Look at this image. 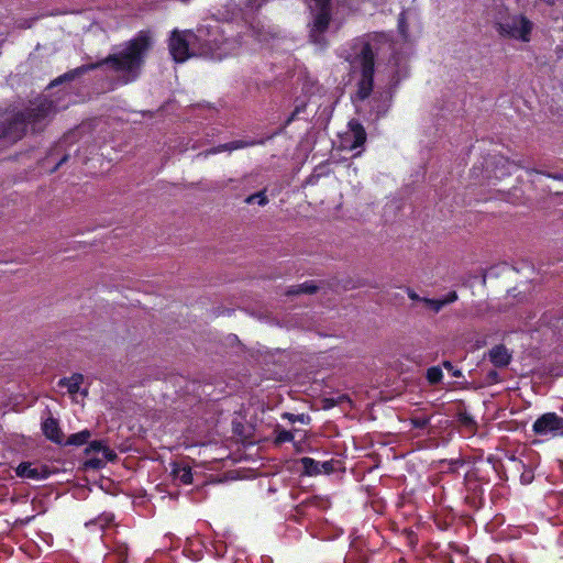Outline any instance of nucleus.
<instances>
[{
  "instance_id": "423d86ee",
  "label": "nucleus",
  "mask_w": 563,
  "mask_h": 563,
  "mask_svg": "<svg viewBox=\"0 0 563 563\" xmlns=\"http://www.w3.org/2000/svg\"><path fill=\"white\" fill-rule=\"evenodd\" d=\"M532 431L539 435L563 434V418L555 412H545L534 420Z\"/></svg>"
},
{
  "instance_id": "a211bd4d",
  "label": "nucleus",
  "mask_w": 563,
  "mask_h": 563,
  "mask_svg": "<svg viewBox=\"0 0 563 563\" xmlns=\"http://www.w3.org/2000/svg\"><path fill=\"white\" fill-rule=\"evenodd\" d=\"M318 289L319 287L313 280H307L300 285L288 288L286 294L288 296H295L300 294H314Z\"/></svg>"
},
{
  "instance_id": "de8ad7c7",
  "label": "nucleus",
  "mask_w": 563,
  "mask_h": 563,
  "mask_svg": "<svg viewBox=\"0 0 563 563\" xmlns=\"http://www.w3.org/2000/svg\"><path fill=\"white\" fill-rule=\"evenodd\" d=\"M462 421H464V422L471 421V418H467V417H466V418H465V419H463Z\"/></svg>"
},
{
  "instance_id": "aec40b11",
  "label": "nucleus",
  "mask_w": 563,
  "mask_h": 563,
  "mask_svg": "<svg viewBox=\"0 0 563 563\" xmlns=\"http://www.w3.org/2000/svg\"><path fill=\"white\" fill-rule=\"evenodd\" d=\"M265 141H266L265 139H260V140L245 139V140H234V141H230L228 143H229L230 152H233V151H236L240 148H249V147H253L256 145H264Z\"/></svg>"
},
{
  "instance_id": "20e7f679",
  "label": "nucleus",
  "mask_w": 563,
  "mask_h": 563,
  "mask_svg": "<svg viewBox=\"0 0 563 563\" xmlns=\"http://www.w3.org/2000/svg\"><path fill=\"white\" fill-rule=\"evenodd\" d=\"M495 27L501 37L520 40L523 43H528L531 40L533 24L526 15L517 14L509 16L505 21H496Z\"/></svg>"
},
{
  "instance_id": "a18cd8bd",
  "label": "nucleus",
  "mask_w": 563,
  "mask_h": 563,
  "mask_svg": "<svg viewBox=\"0 0 563 563\" xmlns=\"http://www.w3.org/2000/svg\"><path fill=\"white\" fill-rule=\"evenodd\" d=\"M548 177H551V178H553V179H560V178H561V176L551 175V174H549V175H548Z\"/></svg>"
},
{
  "instance_id": "4be33fe9",
  "label": "nucleus",
  "mask_w": 563,
  "mask_h": 563,
  "mask_svg": "<svg viewBox=\"0 0 563 563\" xmlns=\"http://www.w3.org/2000/svg\"><path fill=\"white\" fill-rule=\"evenodd\" d=\"M114 520V515L112 512H102L98 518L91 520L87 526H99L101 529H104L112 525Z\"/></svg>"
},
{
  "instance_id": "412c9836",
  "label": "nucleus",
  "mask_w": 563,
  "mask_h": 563,
  "mask_svg": "<svg viewBox=\"0 0 563 563\" xmlns=\"http://www.w3.org/2000/svg\"><path fill=\"white\" fill-rule=\"evenodd\" d=\"M59 384L67 387L68 393L76 394L79 391L80 385L82 384V375L73 374L69 378H63Z\"/></svg>"
},
{
  "instance_id": "0eeeda50",
  "label": "nucleus",
  "mask_w": 563,
  "mask_h": 563,
  "mask_svg": "<svg viewBox=\"0 0 563 563\" xmlns=\"http://www.w3.org/2000/svg\"><path fill=\"white\" fill-rule=\"evenodd\" d=\"M476 473H467L465 475V504L472 510H478L485 505V489L478 485Z\"/></svg>"
},
{
  "instance_id": "a878e982",
  "label": "nucleus",
  "mask_w": 563,
  "mask_h": 563,
  "mask_svg": "<svg viewBox=\"0 0 563 563\" xmlns=\"http://www.w3.org/2000/svg\"><path fill=\"white\" fill-rule=\"evenodd\" d=\"M340 461L331 459L328 461L320 462V475L325 474L330 475L336 471V467L340 465Z\"/></svg>"
},
{
  "instance_id": "e433bc0d",
  "label": "nucleus",
  "mask_w": 563,
  "mask_h": 563,
  "mask_svg": "<svg viewBox=\"0 0 563 563\" xmlns=\"http://www.w3.org/2000/svg\"><path fill=\"white\" fill-rule=\"evenodd\" d=\"M442 300L444 301L445 306L454 302L457 300V292L455 290H451L446 294L445 297L442 298Z\"/></svg>"
},
{
  "instance_id": "58836bf2",
  "label": "nucleus",
  "mask_w": 563,
  "mask_h": 563,
  "mask_svg": "<svg viewBox=\"0 0 563 563\" xmlns=\"http://www.w3.org/2000/svg\"><path fill=\"white\" fill-rule=\"evenodd\" d=\"M486 563H507V562H505L499 554H490L488 556Z\"/></svg>"
},
{
  "instance_id": "f8f14e48",
  "label": "nucleus",
  "mask_w": 563,
  "mask_h": 563,
  "mask_svg": "<svg viewBox=\"0 0 563 563\" xmlns=\"http://www.w3.org/2000/svg\"><path fill=\"white\" fill-rule=\"evenodd\" d=\"M129 545L122 541H114L112 550L104 555V563H129Z\"/></svg>"
},
{
  "instance_id": "6ab92c4d",
  "label": "nucleus",
  "mask_w": 563,
  "mask_h": 563,
  "mask_svg": "<svg viewBox=\"0 0 563 563\" xmlns=\"http://www.w3.org/2000/svg\"><path fill=\"white\" fill-rule=\"evenodd\" d=\"M173 475L180 481L183 485H191L194 481L192 468L190 466H175Z\"/></svg>"
},
{
  "instance_id": "ddd939ff",
  "label": "nucleus",
  "mask_w": 563,
  "mask_h": 563,
  "mask_svg": "<svg viewBox=\"0 0 563 563\" xmlns=\"http://www.w3.org/2000/svg\"><path fill=\"white\" fill-rule=\"evenodd\" d=\"M488 358L496 367H506L511 362V354L506 345L499 344L489 350Z\"/></svg>"
},
{
  "instance_id": "c85d7f7f",
  "label": "nucleus",
  "mask_w": 563,
  "mask_h": 563,
  "mask_svg": "<svg viewBox=\"0 0 563 563\" xmlns=\"http://www.w3.org/2000/svg\"><path fill=\"white\" fill-rule=\"evenodd\" d=\"M424 302L428 308H430L434 312H439L442 308L445 307V303L441 298H424Z\"/></svg>"
},
{
  "instance_id": "5701e85b",
  "label": "nucleus",
  "mask_w": 563,
  "mask_h": 563,
  "mask_svg": "<svg viewBox=\"0 0 563 563\" xmlns=\"http://www.w3.org/2000/svg\"><path fill=\"white\" fill-rule=\"evenodd\" d=\"M426 378L430 385H435L443 379V372L439 366L429 367L427 369Z\"/></svg>"
},
{
  "instance_id": "7c9ffc66",
  "label": "nucleus",
  "mask_w": 563,
  "mask_h": 563,
  "mask_svg": "<svg viewBox=\"0 0 563 563\" xmlns=\"http://www.w3.org/2000/svg\"><path fill=\"white\" fill-rule=\"evenodd\" d=\"M303 3L313 12V8L331 7V0H303Z\"/></svg>"
},
{
  "instance_id": "f704fd0d",
  "label": "nucleus",
  "mask_w": 563,
  "mask_h": 563,
  "mask_svg": "<svg viewBox=\"0 0 563 563\" xmlns=\"http://www.w3.org/2000/svg\"><path fill=\"white\" fill-rule=\"evenodd\" d=\"M443 366L446 368V371L450 373L451 376L456 377V378L462 376L461 371L457 369L455 366H453L451 362L445 361L443 363Z\"/></svg>"
},
{
  "instance_id": "2f4dec72",
  "label": "nucleus",
  "mask_w": 563,
  "mask_h": 563,
  "mask_svg": "<svg viewBox=\"0 0 563 563\" xmlns=\"http://www.w3.org/2000/svg\"><path fill=\"white\" fill-rule=\"evenodd\" d=\"M468 473H476V477L478 481V485L483 487V485L488 484L489 477L484 474L481 467H473Z\"/></svg>"
},
{
  "instance_id": "cd10ccee",
  "label": "nucleus",
  "mask_w": 563,
  "mask_h": 563,
  "mask_svg": "<svg viewBox=\"0 0 563 563\" xmlns=\"http://www.w3.org/2000/svg\"><path fill=\"white\" fill-rule=\"evenodd\" d=\"M409 423H411L413 429L424 430L430 423V417H428V416L412 417L409 419Z\"/></svg>"
},
{
  "instance_id": "7ed1b4c3",
  "label": "nucleus",
  "mask_w": 563,
  "mask_h": 563,
  "mask_svg": "<svg viewBox=\"0 0 563 563\" xmlns=\"http://www.w3.org/2000/svg\"><path fill=\"white\" fill-rule=\"evenodd\" d=\"M354 63L360 65L361 77L356 81V91L352 100L363 102L371 97L374 89L375 54L369 42L362 45L361 52L354 57Z\"/></svg>"
},
{
  "instance_id": "393cba45",
  "label": "nucleus",
  "mask_w": 563,
  "mask_h": 563,
  "mask_svg": "<svg viewBox=\"0 0 563 563\" xmlns=\"http://www.w3.org/2000/svg\"><path fill=\"white\" fill-rule=\"evenodd\" d=\"M86 461L82 462V467L86 470H100L104 467L106 462L102 460V457H93V456H87Z\"/></svg>"
},
{
  "instance_id": "09e8293b",
  "label": "nucleus",
  "mask_w": 563,
  "mask_h": 563,
  "mask_svg": "<svg viewBox=\"0 0 563 563\" xmlns=\"http://www.w3.org/2000/svg\"><path fill=\"white\" fill-rule=\"evenodd\" d=\"M344 563H350V561L345 560Z\"/></svg>"
},
{
  "instance_id": "c756f323",
  "label": "nucleus",
  "mask_w": 563,
  "mask_h": 563,
  "mask_svg": "<svg viewBox=\"0 0 563 563\" xmlns=\"http://www.w3.org/2000/svg\"><path fill=\"white\" fill-rule=\"evenodd\" d=\"M225 151L230 152L229 143L219 144L214 147H209L208 150H206L203 153H200L199 155H203L205 157H208L210 155H216L218 153H222Z\"/></svg>"
},
{
  "instance_id": "9b49d317",
  "label": "nucleus",
  "mask_w": 563,
  "mask_h": 563,
  "mask_svg": "<svg viewBox=\"0 0 563 563\" xmlns=\"http://www.w3.org/2000/svg\"><path fill=\"white\" fill-rule=\"evenodd\" d=\"M16 476L31 478V479H45L49 476L46 466L33 467L29 462H21L15 470Z\"/></svg>"
},
{
  "instance_id": "bb28decb",
  "label": "nucleus",
  "mask_w": 563,
  "mask_h": 563,
  "mask_svg": "<svg viewBox=\"0 0 563 563\" xmlns=\"http://www.w3.org/2000/svg\"><path fill=\"white\" fill-rule=\"evenodd\" d=\"M276 437H275V444L280 445L286 442H290L294 439L292 433L289 430L286 429H279L277 428L275 430Z\"/></svg>"
},
{
  "instance_id": "473e14b6",
  "label": "nucleus",
  "mask_w": 563,
  "mask_h": 563,
  "mask_svg": "<svg viewBox=\"0 0 563 563\" xmlns=\"http://www.w3.org/2000/svg\"><path fill=\"white\" fill-rule=\"evenodd\" d=\"M303 110V106H297L295 107L294 111H291L290 115L288 117V119H286V122H284V128H287L289 124H291L299 115L300 111Z\"/></svg>"
},
{
  "instance_id": "4468645a",
  "label": "nucleus",
  "mask_w": 563,
  "mask_h": 563,
  "mask_svg": "<svg viewBox=\"0 0 563 563\" xmlns=\"http://www.w3.org/2000/svg\"><path fill=\"white\" fill-rule=\"evenodd\" d=\"M95 453H101L104 462H113L117 460V454L109 446L104 445L102 440H93L89 442L88 446L84 449V454L89 456Z\"/></svg>"
},
{
  "instance_id": "2eb2a0df",
  "label": "nucleus",
  "mask_w": 563,
  "mask_h": 563,
  "mask_svg": "<svg viewBox=\"0 0 563 563\" xmlns=\"http://www.w3.org/2000/svg\"><path fill=\"white\" fill-rule=\"evenodd\" d=\"M349 129L351 133V150L362 147L366 142V132L360 120L351 119L349 122Z\"/></svg>"
},
{
  "instance_id": "f3484780",
  "label": "nucleus",
  "mask_w": 563,
  "mask_h": 563,
  "mask_svg": "<svg viewBox=\"0 0 563 563\" xmlns=\"http://www.w3.org/2000/svg\"><path fill=\"white\" fill-rule=\"evenodd\" d=\"M299 464L302 467V475L306 476H319L320 475V462L312 457H300Z\"/></svg>"
},
{
  "instance_id": "f03ea898",
  "label": "nucleus",
  "mask_w": 563,
  "mask_h": 563,
  "mask_svg": "<svg viewBox=\"0 0 563 563\" xmlns=\"http://www.w3.org/2000/svg\"><path fill=\"white\" fill-rule=\"evenodd\" d=\"M54 111L56 106L45 98L15 112L10 118L0 120V153L21 141L26 134L29 124L36 130Z\"/></svg>"
},
{
  "instance_id": "1a4fd4ad",
  "label": "nucleus",
  "mask_w": 563,
  "mask_h": 563,
  "mask_svg": "<svg viewBox=\"0 0 563 563\" xmlns=\"http://www.w3.org/2000/svg\"><path fill=\"white\" fill-rule=\"evenodd\" d=\"M42 433L51 442L59 445L63 443L64 433L59 427V421L52 416L47 417L41 423Z\"/></svg>"
},
{
  "instance_id": "49530a36",
  "label": "nucleus",
  "mask_w": 563,
  "mask_h": 563,
  "mask_svg": "<svg viewBox=\"0 0 563 563\" xmlns=\"http://www.w3.org/2000/svg\"><path fill=\"white\" fill-rule=\"evenodd\" d=\"M33 519V516L26 518L25 523H29Z\"/></svg>"
},
{
  "instance_id": "72a5a7b5",
  "label": "nucleus",
  "mask_w": 563,
  "mask_h": 563,
  "mask_svg": "<svg viewBox=\"0 0 563 563\" xmlns=\"http://www.w3.org/2000/svg\"><path fill=\"white\" fill-rule=\"evenodd\" d=\"M397 27H398V32H400L401 35L406 36L408 26H407V21H406V16H405L404 12L397 19Z\"/></svg>"
},
{
  "instance_id": "ea45409f",
  "label": "nucleus",
  "mask_w": 563,
  "mask_h": 563,
  "mask_svg": "<svg viewBox=\"0 0 563 563\" xmlns=\"http://www.w3.org/2000/svg\"><path fill=\"white\" fill-rule=\"evenodd\" d=\"M69 159V155L68 154H64L63 157L59 158L58 163L56 164V166H54L51 172L54 173L55 170H57L62 165H64L67 161Z\"/></svg>"
},
{
  "instance_id": "a19ab883",
  "label": "nucleus",
  "mask_w": 563,
  "mask_h": 563,
  "mask_svg": "<svg viewBox=\"0 0 563 563\" xmlns=\"http://www.w3.org/2000/svg\"><path fill=\"white\" fill-rule=\"evenodd\" d=\"M532 476L533 475L531 474V472L522 473L521 474V483L529 484L531 482V479H532Z\"/></svg>"
},
{
  "instance_id": "dca6fc26",
  "label": "nucleus",
  "mask_w": 563,
  "mask_h": 563,
  "mask_svg": "<svg viewBox=\"0 0 563 563\" xmlns=\"http://www.w3.org/2000/svg\"><path fill=\"white\" fill-rule=\"evenodd\" d=\"M91 438V431L89 429H82L77 433H73L67 438H63V443L60 446H75L79 448L84 444H87L89 439Z\"/></svg>"
},
{
  "instance_id": "8fccbe9b",
  "label": "nucleus",
  "mask_w": 563,
  "mask_h": 563,
  "mask_svg": "<svg viewBox=\"0 0 563 563\" xmlns=\"http://www.w3.org/2000/svg\"><path fill=\"white\" fill-rule=\"evenodd\" d=\"M562 19H563V15H562Z\"/></svg>"
},
{
  "instance_id": "4c0bfd02",
  "label": "nucleus",
  "mask_w": 563,
  "mask_h": 563,
  "mask_svg": "<svg viewBox=\"0 0 563 563\" xmlns=\"http://www.w3.org/2000/svg\"><path fill=\"white\" fill-rule=\"evenodd\" d=\"M449 465H450L449 470L451 472H455L459 467H461L463 465V461L460 459L450 460Z\"/></svg>"
},
{
  "instance_id": "f257e3e1",
  "label": "nucleus",
  "mask_w": 563,
  "mask_h": 563,
  "mask_svg": "<svg viewBox=\"0 0 563 563\" xmlns=\"http://www.w3.org/2000/svg\"><path fill=\"white\" fill-rule=\"evenodd\" d=\"M151 48V35H148L146 31H141L135 37L125 43L121 52L111 54L91 64H82L69 71L63 73L49 82L48 88L56 87L63 82H70L75 78L99 69L102 66H107L115 74H122L124 84L133 82L140 77L145 57Z\"/></svg>"
},
{
  "instance_id": "c9c22d12",
  "label": "nucleus",
  "mask_w": 563,
  "mask_h": 563,
  "mask_svg": "<svg viewBox=\"0 0 563 563\" xmlns=\"http://www.w3.org/2000/svg\"><path fill=\"white\" fill-rule=\"evenodd\" d=\"M486 379H487V383H489V384H498L500 382L499 374L496 369H490L487 373Z\"/></svg>"
},
{
  "instance_id": "79ce46f5",
  "label": "nucleus",
  "mask_w": 563,
  "mask_h": 563,
  "mask_svg": "<svg viewBox=\"0 0 563 563\" xmlns=\"http://www.w3.org/2000/svg\"><path fill=\"white\" fill-rule=\"evenodd\" d=\"M289 421H302V416H295L292 413H286Z\"/></svg>"
},
{
  "instance_id": "6e6552de",
  "label": "nucleus",
  "mask_w": 563,
  "mask_h": 563,
  "mask_svg": "<svg viewBox=\"0 0 563 563\" xmlns=\"http://www.w3.org/2000/svg\"><path fill=\"white\" fill-rule=\"evenodd\" d=\"M197 41L194 44V56L217 59L219 55L217 53L218 44L216 41L208 40L203 30L198 29L197 32Z\"/></svg>"
},
{
  "instance_id": "37998d69",
  "label": "nucleus",
  "mask_w": 563,
  "mask_h": 563,
  "mask_svg": "<svg viewBox=\"0 0 563 563\" xmlns=\"http://www.w3.org/2000/svg\"><path fill=\"white\" fill-rule=\"evenodd\" d=\"M408 296H409V298H411V299H417V298H418V296H417V295H416V292H413V291H409V292H408Z\"/></svg>"
},
{
  "instance_id": "39448f33",
  "label": "nucleus",
  "mask_w": 563,
  "mask_h": 563,
  "mask_svg": "<svg viewBox=\"0 0 563 563\" xmlns=\"http://www.w3.org/2000/svg\"><path fill=\"white\" fill-rule=\"evenodd\" d=\"M197 34L192 30H174L168 37V52L177 64H183L194 57V44H196Z\"/></svg>"
},
{
  "instance_id": "c03bdc74",
  "label": "nucleus",
  "mask_w": 563,
  "mask_h": 563,
  "mask_svg": "<svg viewBox=\"0 0 563 563\" xmlns=\"http://www.w3.org/2000/svg\"><path fill=\"white\" fill-rule=\"evenodd\" d=\"M387 110H377V115H384Z\"/></svg>"
},
{
  "instance_id": "9d476101",
  "label": "nucleus",
  "mask_w": 563,
  "mask_h": 563,
  "mask_svg": "<svg viewBox=\"0 0 563 563\" xmlns=\"http://www.w3.org/2000/svg\"><path fill=\"white\" fill-rule=\"evenodd\" d=\"M314 13L312 32L322 34L329 29L331 22V7L313 8Z\"/></svg>"
},
{
  "instance_id": "b1692460",
  "label": "nucleus",
  "mask_w": 563,
  "mask_h": 563,
  "mask_svg": "<svg viewBox=\"0 0 563 563\" xmlns=\"http://www.w3.org/2000/svg\"><path fill=\"white\" fill-rule=\"evenodd\" d=\"M245 202L247 205H260V206H267L268 205V197L266 196V189L261 190L256 194H253L249 197H246Z\"/></svg>"
}]
</instances>
